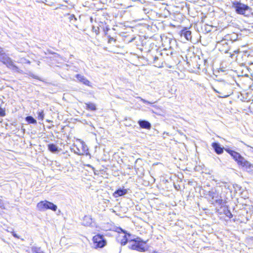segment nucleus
Instances as JSON below:
<instances>
[{"mask_svg":"<svg viewBox=\"0 0 253 253\" xmlns=\"http://www.w3.org/2000/svg\"><path fill=\"white\" fill-rule=\"evenodd\" d=\"M225 151L232 157L238 165L246 168H251L252 167V165L243 157L239 153L229 149H225Z\"/></svg>","mask_w":253,"mask_h":253,"instance_id":"f257e3e1","label":"nucleus"},{"mask_svg":"<svg viewBox=\"0 0 253 253\" xmlns=\"http://www.w3.org/2000/svg\"><path fill=\"white\" fill-rule=\"evenodd\" d=\"M37 208L40 211H44L48 209L56 211L57 209V207L55 205L46 200L38 203Z\"/></svg>","mask_w":253,"mask_h":253,"instance_id":"f03ea898","label":"nucleus"},{"mask_svg":"<svg viewBox=\"0 0 253 253\" xmlns=\"http://www.w3.org/2000/svg\"><path fill=\"white\" fill-rule=\"evenodd\" d=\"M145 242L134 240V239H131V241L129 243V247L131 249L139 252H144L145 251Z\"/></svg>","mask_w":253,"mask_h":253,"instance_id":"7ed1b4c3","label":"nucleus"},{"mask_svg":"<svg viewBox=\"0 0 253 253\" xmlns=\"http://www.w3.org/2000/svg\"><path fill=\"white\" fill-rule=\"evenodd\" d=\"M93 242L94 247L97 248H103L106 244V241L103 236L96 235L93 237Z\"/></svg>","mask_w":253,"mask_h":253,"instance_id":"20e7f679","label":"nucleus"},{"mask_svg":"<svg viewBox=\"0 0 253 253\" xmlns=\"http://www.w3.org/2000/svg\"><path fill=\"white\" fill-rule=\"evenodd\" d=\"M232 7L235 9L236 12L240 14H244L249 8L248 5L236 1L232 2Z\"/></svg>","mask_w":253,"mask_h":253,"instance_id":"39448f33","label":"nucleus"},{"mask_svg":"<svg viewBox=\"0 0 253 253\" xmlns=\"http://www.w3.org/2000/svg\"><path fill=\"white\" fill-rule=\"evenodd\" d=\"M0 61H1L3 64L6 65L8 68L11 69L13 70H16L19 72L18 68L14 65L11 59L7 57L6 55H0Z\"/></svg>","mask_w":253,"mask_h":253,"instance_id":"423d86ee","label":"nucleus"},{"mask_svg":"<svg viewBox=\"0 0 253 253\" xmlns=\"http://www.w3.org/2000/svg\"><path fill=\"white\" fill-rule=\"evenodd\" d=\"M120 230L123 232V233L120 234L118 237V241L120 242L122 245H126L127 242H129V243L131 241V239H133L131 235L129 234L125 233L122 229H120Z\"/></svg>","mask_w":253,"mask_h":253,"instance_id":"0eeeda50","label":"nucleus"},{"mask_svg":"<svg viewBox=\"0 0 253 253\" xmlns=\"http://www.w3.org/2000/svg\"><path fill=\"white\" fill-rule=\"evenodd\" d=\"M230 41L223 39L216 43V47L221 52L227 53L229 49V43Z\"/></svg>","mask_w":253,"mask_h":253,"instance_id":"6e6552de","label":"nucleus"},{"mask_svg":"<svg viewBox=\"0 0 253 253\" xmlns=\"http://www.w3.org/2000/svg\"><path fill=\"white\" fill-rule=\"evenodd\" d=\"M82 224L85 226H95V223L89 215H85L84 217Z\"/></svg>","mask_w":253,"mask_h":253,"instance_id":"1a4fd4ad","label":"nucleus"},{"mask_svg":"<svg viewBox=\"0 0 253 253\" xmlns=\"http://www.w3.org/2000/svg\"><path fill=\"white\" fill-rule=\"evenodd\" d=\"M181 36H183L187 41L190 40L191 36V31L188 30L187 29H184L181 31Z\"/></svg>","mask_w":253,"mask_h":253,"instance_id":"9d476101","label":"nucleus"},{"mask_svg":"<svg viewBox=\"0 0 253 253\" xmlns=\"http://www.w3.org/2000/svg\"><path fill=\"white\" fill-rule=\"evenodd\" d=\"M209 196L216 203L218 204H221L222 200L219 199L217 196V194L215 191L211 190L209 192Z\"/></svg>","mask_w":253,"mask_h":253,"instance_id":"9b49d317","label":"nucleus"},{"mask_svg":"<svg viewBox=\"0 0 253 253\" xmlns=\"http://www.w3.org/2000/svg\"><path fill=\"white\" fill-rule=\"evenodd\" d=\"M81 145L82 150H80L78 149V151L77 152V153L79 155H84V153H86V152L88 151L87 146L85 145V144L84 142L82 141L81 143Z\"/></svg>","mask_w":253,"mask_h":253,"instance_id":"f8f14e48","label":"nucleus"},{"mask_svg":"<svg viewBox=\"0 0 253 253\" xmlns=\"http://www.w3.org/2000/svg\"><path fill=\"white\" fill-rule=\"evenodd\" d=\"M211 145L217 154H221L223 153V149L220 147L218 143L214 142Z\"/></svg>","mask_w":253,"mask_h":253,"instance_id":"ddd939ff","label":"nucleus"},{"mask_svg":"<svg viewBox=\"0 0 253 253\" xmlns=\"http://www.w3.org/2000/svg\"><path fill=\"white\" fill-rule=\"evenodd\" d=\"M138 123L140 127L143 128L150 129L151 126L150 123L146 121L140 120Z\"/></svg>","mask_w":253,"mask_h":253,"instance_id":"4468645a","label":"nucleus"},{"mask_svg":"<svg viewBox=\"0 0 253 253\" xmlns=\"http://www.w3.org/2000/svg\"><path fill=\"white\" fill-rule=\"evenodd\" d=\"M76 78L81 82H82L84 84L89 85V81L87 80L84 76L78 74L76 75Z\"/></svg>","mask_w":253,"mask_h":253,"instance_id":"2eb2a0df","label":"nucleus"},{"mask_svg":"<svg viewBox=\"0 0 253 253\" xmlns=\"http://www.w3.org/2000/svg\"><path fill=\"white\" fill-rule=\"evenodd\" d=\"M127 193V190L126 189H118L114 193V196L115 197L123 196Z\"/></svg>","mask_w":253,"mask_h":253,"instance_id":"dca6fc26","label":"nucleus"},{"mask_svg":"<svg viewBox=\"0 0 253 253\" xmlns=\"http://www.w3.org/2000/svg\"><path fill=\"white\" fill-rule=\"evenodd\" d=\"M48 149L52 153L59 151L58 147L54 144H49L47 145Z\"/></svg>","mask_w":253,"mask_h":253,"instance_id":"f3484780","label":"nucleus"},{"mask_svg":"<svg viewBox=\"0 0 253 253\" xmlns=\"http://www.w3.org/2000/svg\"><path fill=\"white\" fill-rule=\"evenodd\" d=\"M86 109L92 111H94L96 109V106L94 103H85Z\"/></svg>","mask_w":253,"mask_h":253,"instance_id":"a211bd4d","label":"nucleus"},{"mask_svg":"<svg viewBox=\"0 0 253 253\" xmlns=\"http://www.w3.org/2000/svg\"><path fill=\"white\" fill-rule=\"evenodd\" d=\"M32 251L33 253H44L41 250V248L33 246L32 247Z\"/></svg>","mask_w":253,"mask_h":253,"instance_id":"6ab92c4d","label":"nucleus"},{"mask_svg":"<svg viewBox=\"0 0 253 253\" xmlns=\"http://www.w3.org/2000/svg\"><path fill=\"white\" fill-rule=\"evenodd\" d=\"M26 120L30 124H35L37 123L36 120L31 116H28L26 118Z\"/></svg>","mask_w":253,"mask_h":253,"instance_id":"aec40b11","label":"nucleus"},{"mask_svg":"<svg viewBox=\"0 0 253 253\" xmlns=\"http://www.w3.org/2000/svg\"><path fill=\"white\" fill-rule=\"evenodd\" d=\"M165 42H169V45L168 46H167L169 48H171L172 47H171V43H174L175 41L172 39H169V38H166V41Z\"/></svg>","mask_w":253,"mask_h":253,"instance_id":"412c9836","label":"nucleus"},{"mask_svg":"<svg viewBox=\"0 0 253 253\" xmlns=\"http://www.w3.org/2000/svg\"><path fill=\"white\" fill-rule=\"evenodd\" d=\"M38 118L39 120H41L42 121L43 120L44 114H43V111L42 110L39 111L38 112Z\"/></svg>","mask_w":253,"mask_h":253,"instance_id":"4be33fe9","label":"nucleus"},{"mask_svg":"<svg viewBox=\"0 0 253 253\" xmlns=\"http://www.w3.org/2000/svg\"><path fill=\"white\" fill-rule=\"evenodd\" d=\"M68 15H69L68 18L69 19V20L71 21H76L77 20V18L74 14H68Z\"/></svg>","mask_w":253,"mask_h":253,"instance_id":"5701e85b","label":"nucleus"},{"mask_svg":"<svg viewBox=\"0 0 253 253\" xmlns=\"http://www.w3.org/2000/svg\"><path fill=\"white\" fill-rule=\"evenodd\" d=\"M0 208L5 209V206L2 200L0 199Z\"/></svg>","mask_w":253,"mask_h":253,"instance_id":"b1692460","label":"nucleus"},{"mask_svg":"<svg viewBox=\"0 0 253 253\" xmlns=\"http://www.w3.org/2000/svg\"><path fill=\"white\" fill-rule=\"evenodd\" d=\"M5 111L3 109L0 107V115L1 116H5Z\"/></svg>","mask_w":253,"mask_h":253,"instance_id":"393cba45","label":"nucleus"},{"mask_svg":"<svg viewBox=\"0 0 253 253\" xmlns=\"http://www.w3.org/2000/svg\"><path fill=\"white\" fill-rule=\"evenodd\" d=\"M139 98L141 99V100L144 103H147V104H151L150 102L143 99V98H141L140 97H139Z\"/></svg>","mask_w":253,"mask_h":253,"instance_id":"a878e982","label":"nucleus"},{"mask_svg":"<svg viewBox=\"0 0 253 253\" xmlns=\"http://www.w3.org/2000/svg\"><path fill=\"white\" fill-rule=\"evenodd\" d=\"M12 235H13V236L14 237L17 238H19L18 236L16 233H12Z\"/></svg>","mask_w":253,"mask_h":253,"instance_id":"bb28decb","label":"nucleus"},{"mask_svg":"<svg viewBox=\"0 0 253 253\" xmlns=\"http://www.w3.org/2000/svg\"><path fill=\"white\" fill-rule=\"evenodd\" d=\"M229 214H228V215H227L228 216H229V217H231L230 216L232 215L231 213L230 212L229 213Z\"/></svg>","mask_w":253,"mask_h":253,"instance_id":"cd10ccee","label":"nucleus"},{"mask_svg":"<svg viewBox=\"0 0 253 253\" xmlns=\"http://www.w3.org/2000/svg\"><path fill=\"white\" fill-rule=\"evenodd\" d=\"M229 214H228V215H227L228 216H229V217H231L230 216L232 215L231 213L230 212L229 213Z\"/></svg>","mask_w":253,"mask_h":253,"instance_id":"c85d7f7f","label":"nucleus"},{"mask_svg":"<svg viewBox=\"0 0 253 253\" xmlns=\"http://www.w3.org/2000/svg\"><path fill=\"white\" fill-rule=\"evenodd\" d=\"M214 90L216 92H217V93H219L218 91H217L216 89H214Z\"/></svg>","mask_w":253,"mask_h":253,"instance_id":"c756f323","label":"nucleus"}]
</instances>
